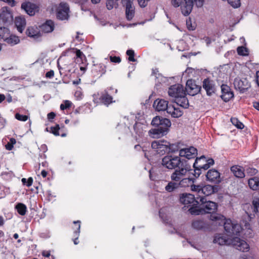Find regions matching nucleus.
Returning <instances> with one entry per match:
<instances>
[{"instance_id":"obj_11","label":"nucleus","mask_w":259,"mask_h":259,"mask_svg":"<svg viewBox=\"0 0 259 259\" xmlns=\"http://www.w3.org/2000/svg\"><path fill=\"white\" fill-rule=\"evenodd\" d=\"M178 168L170 176L171 179L173 181L177 182L187 176L188 173L190 172L189 168L186 166H183V164H181Z\"/></svg>"},{"instance_id":"obj_27","label":"nucleus","mask_w":259,"mask_h":259,"mask_svg":"<svg viewBox=\"0 0 259 259\" xmlns=\"http://www.w3.org/2000/svg\"><path fill=\"white\" fill-rule=\"evenodd\" d=\"M218 191V187L216 186H211L207 185L202 187L201 195L209 196Z\"/></svg>"},{"instance_id":"obj_20","label":"nucleus","mask_w":259,"mask_h":259,"mask_svg":"<svg viewBox=\"0 0 259 259\" xmlns=\"http://www.w3.org/2000/svg\"><path fill=\"white\" fill-rule=\"evenodd\" d=\"M206 179L210 182L219 183L221 182V177L219 172L214 169H209L206 175Z\"/></svg>"},{"instance_id":"obj_29","label":"nucleus","mask_w":259,"mask_h":259,"mask_svg":"<svg viewBox=\"0 0 259 259\" xmlns=\"http://www.w3.org/2000/svg\"><path fill=\"white\" fill-rule=\"evenodd\" d=\"M15 25L18 31L20 33H22L26 25V21L25 18L22 17H16L15 19Z\"/></svg>"},{"instance_id":"obj_21","label":"nucleus","mask_w":259,"mask_h":259,"mask_svg":"<svg viewBox=\"0 0 259 259\" xmlns=\"http://www.w3.org/2000/svg\"><path fill=\"white\" fill-rule=\"evenodd\" d=\"M0 20L4 23L12 21L13 17L12 13L8 7H4L1 9Z\"/></svg>"},{"instance_id":"obj_4","label":"nucleus","mask_w":259,"mask_h":259,"mask_svg":"<svg viewBox=\"0 0 259 259\" xmlns=\"http://www.w3.org/2000/svg\"><path fill=\"white\" fill-rule=\"evenodd\" d=\"M153 107L158 111H164L173 118H178L183 114V112L174 105H168V102L164 99H156L153 103Z\"/></svg>"},{"instance_id":"obj_32","label":"nucleus","mask_w":259,"mask_h":259,"mask_svg":"<svg viewBox=\"0 0 259 259\" xmlns=\"http://www.w3.org/2000/svg\"><path fill=\"white\" fill-rule=\"evenodd\" d=\"M100 99L104 105L107 106L111 103L114 102L113 101L112 97L108 94L106 91H105V92L102 93Z\"/></svg>"},{"instance_id":"obj_56","label":"nucleus","mask_w":259,"mask_h":259,"mask_svg":"<svg viewBox=\"0 0 259 259\" xmlns=\"http://www.w3.org/2000/svg\"><path fill=\"white\" fill-rule=\"evenodd\" d=\"M150 0H138V4L141 7L144 8L147 5L148 2Z\"/></svg>"},{"instance_id":"obj_62","label":"nucleus","mask_w":259,"mask_h":259,"mask_svg":"<svg viewBox=\"0 0 259 259\" xmlns=\"http://www.w3.org/2000/svg\"><path fill=\"white\" fill-rule=\"evenodd\" d=\"M55 116V114L53 112H50L48 114V118L49 120H52V119H54Z\"/></svg>"},{"instance_id":"obj_50","label":"nucleus","mask_w":259,"mask_h":259,"mask_svg":"<svg viewBox=\"0 0 259 259\" xmlns=\"http://www.w3.org/2000/svg\"><path fill=\"white\" fill-rule=\"evenodd\" d=\"M116 1L115 0H107L106 2V7L108 10H111L116 5Z\"/></svg>"},{"instance_id":"obj_12","label":"nucleus","mask_w":259,"mask_h":259,"mask_svg":"<svg viewBox=\"0 0 259 259\" xmlns=\"http://www.w3.org/2000/svg\"><path fill=\"white\" fill-rule=\"evenodd\" d=\"M180 201L185 206H193L197 205L198 201L194 196L190 193H183L180 195Z\"/></svg>"},{"instance_id":"obj_13","label":"nucleus","mask_w":259,"mask_h":259,"mask_svg":"<svg viewBox=\"0 0 259 259\" xmlns=\"http://www.w3.org/2000/svg\"><path fill=\"white\" fill-rule=\"evenodd\" d=\"M199 201L201 202L202 208L205 213H211L217 210L218 205L216 203L211 201H207L204 197H201Z\"/></svg>"},{"instance_id":"obj_63","label":"nucleus","mask_w":259,"mask_h":259,"mask_svg":"<svg viewBox=\"0 0 259 259\" xmlns=\"http://www.w3.org/2000/svg\"><path fill=\"white\" fill-rule=\"evenodd\" d=\"M40 149L45 153L48 150V148L46 145L43 144L40 146Z\"/></svg>"},{"instance_id":"obj_22","label":"nucleus","mask_w":259,"mask_h":259,"mask_svg":"<svg viewBox=\"0 0 259 259\" xmlns=\"http://www.w3.org/2000/svg\"><path fill=\"white\" fill-rule=\"evenodd\" d=\"M125 15L128 20H131L135 16V7L132 4L134 0H126Z\"/></svg>"},{"instance_id":"obj_7","label":"nucleus","mask_w":259,"mask_h":259,"mask_svg":"<svg viewBox=\"0 0 259 259\" xmlns=\"http://www.w3.org/2000/svg\"><path fill=\"white\" fill-rule=\"evenodd\" d=\"M214 161L212 159L206 160L204 156L200 158H197L193 164L194 168L193 175L195 177H198L201 173V170H205L209 168L210 165H213Z\"/></svg>"},{"instance_id":"obj_42","label":"nucleus","mask_w":259,"mask_h":259,"mask_svg":"<svg viewBox=\"0 0 259 259\" xmlns=\"http://www.w3.org/2000/svg\"><path fill=\"white\" fill-rule=\"evenodd\" d=\"M231 122L233 125L237 127L239 129H243L244 128L243 124L240 122L236 118H232L231 119Z\"/></svg>"},{"instance_id":"obj_58","label":"nucleus","mask_w":259,"mask_h":259,"mask_svg":"<svg viewBox=\"0 0 259 259\" xmlns=\"http://www.w3.org/2000/svg\"><path fill=\"white\" fill-rule=\"evenodd\" d=\"M54 76V72L53 70H51L48 72H47L46 74V77L49 78H52Z\"/></svg>"},{"instance_id":"obj_40","label":"nucleus","mask_w":259,"mask_h":259,"mask_svg":"<svg viewBox=\"0 0 259 259\" xmlns=\"http://www.w3.org/2000/svg\"><path fill=\"white\" fill-rule=\"evenodd\" d=\"M10 34L9 29L5 27H0V37L4 39Z\"/></svg>"},{"instance_id":"obj_53","label":"nucleus","mask_w":259,"mask_h":259,"mask_svg":"<svg viewBox=\"0 0 259 259\" xmlns=\"http://www.w3.org/2000/svg\"><path fill=\"white\" fill-rule=\"evenodd\" d=\"M71 103L69 101H65L63 104H61L60 105V109L62 110H64L67 108H69L71 106Z\"/></svg>"},{"instance_id":"obj_26","label":"nucleus","mask_w":259,"mask_h":259,"mask_svg":"<svg viewBox=\"0 0 259 259\" xmlns=\"http://www.w3.org/2000/svg\"><path fill=\"white\" fill-rule=\"evenodd\" d=\"M106 67L103 64H99L94 65L92 69V73L95 76L100 77L105 73Z\"/></svg>"},{"instance_id":"obj_51","label":"nucleus","mask_w":259,"mask_h":259,"mask_svg":"<svg viewBox=\"0 0 259 259\" xmlns=\"http://www.w3.org/2000/svg\"><path fill=\"white\" fill-rule=\"evenodd\" d=\"M60 130V127L58 124H57L54 127H51L50 129V132L53 134L54 135L57 136H59V130Z\"/></svg>"},{"instance_id":"obj_9","label":"nucleus","mask_w":259,"mask_h":259,"mask_svg":"<svg viewBox=\"0 0 259 259\" xmlns=\"http://www.w3.org/2000/svg\"><path fill=\"white\" fill-rule=\"evenodd\" d=\"M161 164L167 169H173L179 167L182 163L179 157L167 155L162 158Z\"/></svg>"},{"instance_id":"obj_28","label":"nucleus","mask_w":259,"mask_h":259,"mask_svg":"<svg viewBox=\"0 0 259 259\" xmlns=\"http://www.w3.org/2000/svg\"><path fill=\"white\" fill-rule=\"evenodd\" d=\"M249 188L253 191H259V177H254L248 180Z\"/></svg>"},{"instance_id":"obj_23","label":"nucleus","mask_w":259,"mask_h":259,"mask_svg":"<svg viewBox=\"0 0 259 259\" xmlns=\"http://www.w3.org/2000/svg\"><path fill=\"white\" fill-rule=\"evenodd\" d=\"M222 92L221 98L225 102L229 101L234 96L233 92L227 85L222 86Z\"/></svg>"},{"instance_id":"obj_43","label":"nucleus","mask_w":259,"mask_h":259,"mask_svg":"<svg viewBox=\"0 0 259 259\" xmlns=\"http://www.w3.org/2000/svg\"><path fill=\"white\" fill-rule=\"evenodd\" d=\"M237 51L239 55L247 56L248 54L247 49L243 46L238 47Z\"/></svg>"},{"instance_id":"obj_33","label":"nucleus","mask_w":259,"mask_h":259,"mask_svg":"<svg viewBox=\"0 0 259 259\" xmlns=\"http://www.w3.org/2000/svg\"><path fill=\"white\" fill-rule=\"evenodd\" d=\"M26 33L28 36L33 38H37L40 36V32L38 29L33 27H28L26 30Z\"/></svg>"},{"instance_id":"obj_35","label":"nucleus","mask_w":259,"mask_h":259,"mask_svg":"<svg viewBox=\"0 0 259 259\" xmlns=\"http://www.w3.org/2000/svg\"><path fill=\"white\" fill-rule=\"evenodd\" d=\"M73 224L75 225L74 231V237H75L74 240V244L76 245L78 243V241H77V239L79 236V234L80 233V221H74Z\"/></svg>"},{"instance_id":"obj_61","label":"nucleus","mask_w":259,"mask_h":259,"mask_svg":"<svg viewBox=\"0 0 259 259\" xmlns=\"http://www.w3.org/2000/svg\"><path fill=\"white\" fill-rule=\"evenodd\" d=\"M75 96L77 97L78 99H81L82 94L80 91H76L75 93Z\"/></svg>"},{"instance_id":"obj_17","label":"nucleus","mask_w":259,"mask_h":259,"mask_svg":"<svg viewBox=\"0 0 259 259\" xmlns=\"http://www.w3.org/2000/svg\"><path fill=\"white\" fill-rule=\"evenodd\" d=\"M21 9L29 16H33L39 10L38 6L29 2H23L21 5Z\"/></svg>"},{"instance_id":"obj_59","label":"nucleus","mask_w":259,"mask_h":259,"mask_svg":"<svg viewBox=\"0 0 259 259\" xmlns=\"http://www.w3.org/2000/svg\"><path fill=\"white\" fill-rule=\"evenodd\" d=\"M14 147V145L11 144L10 142H8L6 145V149L8 150H11Z\"/></svg>"},{"instance_id":"obj_30","label":"nucleus","mask_w":259,"mask_h":259,"mask_svg":"<svg viewBox=\"0 0 259 259\" xmlns=\"http://www.w3.org/2000/svg\"><path fill=\"white\" fill-rule=\"evenodd\" d=\"M11 46H15L20 42V39L17 36L10 34L4 40Z\"/></svg>"},{"instance_id":"obj_6","label":"nucleus","mask_w":259,"mask_h":259,"mask_svg":"<svg viewBox=\"0 0 259 259\" xmlns=\"http://www.w3.org/2000/svg\"><path fill=\"white\" fill-rule=\"evenodd\" d=\"M151 148L157 154L163 155L166 152L174 153L178 151L177 146L170 144L164 140L154 141L151 144Z\"/></svg>"},{"instance_id":"obj_38","label":"nucleus","mask_w":259,"mask_h":259,"mask_svg":"<svg viewBox=\"0 0 259 259\" xmlns=\"http://www.w3.org/2000/svg\"><path fill=\"white\" fill-rule=\"evenodd\" d=\"M179 184L177 182H170L165 186V190L168 192H171L179 188Z\"/></svg>"},{"instance_id":"obj_37","label":"nucleus","mask_w":259,"mask_h":259,"mask_svg":"<svg viewBox=\"0 0 259 259\" xmlns=\"http://www.w3.org/2000/svg\"><path fill=\"white\" fill-rule=\"evenodd\" d=\"M15 209L17 210L18 213L21 215H24L27 211L26 206L22 203H18L15 206Z\"/></svg>"},{"instance_id":"obj_5","label":"nucleus","mask_w":259,"mask_h":259,"mask_svg":"<svg viewBox=\"0 0 259 259\" xmlns=\"http://www.w3.org/2000/svg\"><path fill=\"white\" fill-rule=\"evenodd\" d=\"M204 0H171V4L175 8L181 7L182 13L184 16L189 15L192 11L193 4H195L197 7H201Z\"/></svg>"},{"instance_id":"obj_34","label":"nucleus","mask_w":259,"mask_h":259,"mask_svg":"<svg viewBox=\"0 0 259 259\" xmlns=\"http://www.w3.org/2000/svg\"><path fill=\"white\" fill-rule=\"evenodd\" d=\"M146 127L147 125L145 124L136 122L134 126V128L137 134L139 136H142Z\"/></svg>"},{"instance_id":"obj_14","label":"nucleus","mask_w":259,"mask_h":259,"mask_svg":"<svg viewBox=\"0 0 259 259\" xmlns=\"http://www.w3.org/2000/svg\"><path fill=\"white\" fill-rule=\"evenodd\" d=\"M234 85L236 90L243 93L247 90L250 87L248 80L246 78H236L234 81Z\"/></svg>"},{"instance_id":"obj_55","label":"nucleus","mask_w":259,"mask_h":259,"mask_svg":"<svg viewBox=\"0 0 259 259\" xmlns=\"http://www.w3.org/2000/svg\"><path fill=\"white\" fill-rule=\"evenodd\" d=\"M135 148L138 150H140V149H142V151L145 152V157L147 158H148V155L146 152H145L147 151V149H146L145 146H141L139 145H137L135 146Z\"/></svg>"},{"instance_id":"obj_19","label":"nucleus","mask_w":259,"mask_h":259,"mask_svg":"<svg viewBox=\"0 0 259 259\" xmlns=\"http://www.w3.org/2000/svg\"><path fill=\"white\" fill-rule=\"evenodd\" d=\"M203 88L205 90L208 96H211L215 91V85L214 81L208 78L203 81Z\"/></svg>"},{"instance_id":"obj_54","label":"nucleus","mask_w":259,"mask_h":259,"mask_svg":"<svg viewBox=\"0 0 259 259\" xmlns=\"http://www.w3.org/2000/svg\"><path fill=\"white\" fill-rule=\"evenodd\" d=\"M190 213L192 214L198 215L199 214L200 210L196 207H191L189 209Z\"/></svg>"},{"instance_id":"obj_41","label":"nucleus","mask_w":259,"mask_h":259,"mask_svg":"<svg viewBox=\"0 0 259 259\" xmlns=\"http://www.w3.org/2000/svg\"><path fill=\"white\" fill-rule=\"evenodd\" d=\"M191 189L192 191L197 192L199 195V197H197V199H200L201 197H203L201 195L202 186L200 185H192L191 186Z\"/></svg>"},{"instance_id":"obj_57","label":"nucleus","mask_w":259,"mask_h":259,"mask_svg":"<svg viewBox=\"0 0 259 259\" xmlns=\"http://www.w3.org/2000/svg\"><path fill=\"white\" fill-rule=\"evenodd\" d=\"M110 59L111 62H112L119 63L121 62V59H120V57H119L110 56Z\"/></svg>"},{"instance_id":"obj_24","label":"nucleus","mask_w":259,"mask_h":259,"mask_svg":"<svg viewBox=\"0 0 259 259\" xmlns=\"http://www.w3.org/2000/svg\"><path fill=\"white\" fill-rule=\"evenodd\" d=\"M54 22L51 20H49L46 21L40 26V30L42 32L48 33L52 32L54 30Z\"/></svg>"},{"instance_id":"obj_2","label":"nucleus","mask_w":259,"mask_h":259,"mask_svg":"<svg viewBox=\"0 0 259 259\" xmlns=\"http://www.w3.org/2000/svg\"><path fill=\"white\" fill-rule=\"evenodd\" d=\"M213 242L220 245H232L237 250L242 252L248 251L250 248L249 245L245 241L237 237L229 238L223 234L215 235Z\"/></svg>"},{"instance_id":"obj_64","label":"nucleus","mask_w":259,"mask_h":259,"mask_svg":"<svg viewBox=\"0 0 259 259\" xmlns=\"http://www.w3.org/2000/svg\"><path fill=\"white\" fill-rule=\"evenodd\" d=\"M241 259H256V258L252 256L244 255L241 257Z\"/></svg>"},{"instance_id":"obj_47","label":"nucleus","mask_w":259,"mask_h":259,"mask_svg":"<svg viewBox=\"0 0 259 259\" xmlns=\"http://www.w3.org/2000/svg\"><path fill=\"white\" fill-rule=\"evenodd\" d=\"M21 181L23 185L30 187L32 184L33 179L31 177L29 178L28 179L22 178Z\"/></svg>"},{"instance_id":"obj_48","label":"nucleus","mask_w":259,"mask_h":259,"mask_svg":"<svg viewBox=\"0 0 259 259\" xmlns=\"http://www.w3.org/2000/svg\"><path fill=\"white\" fill-rule=\"evenodd\" d=\"M228 3L234 8H238L240 6V0H227Z\"/></svg>"},{"instance_id":"obj_15","label":"nucleus","mask_w":259,"mask_h":259,"mask_svg":"<svg viewBox=\"0 0 259 259\" xmlns=\"http://www.w3.org/2000/svg\"><path fill=\"white\" fill-rule=\"evenodd\" d=\"M201 90V87L197 85L195 81L192 79H189L186 82L185 92L190 96H194L197 94Z\"/></svg>"},{"instance_id":"obj_8","label":"nucleus","mask_w":259,"mask_h":259,"mask_svg":"<svg viewBox=\"0 0 259 259\" xmlns=\"http://www.w3.org/2000/svg\"><path fill=\"white\" fill-rule=\"evenodd\" d=\"M163 124H165L164 127H157L149 131V136L152 138H159L164 135H165L168 131L169 127L171 125V122L169 119H164Z\"/></svg>"},{"instance_id":"obj_10","label":"nucleus","mask_w":259,"mask_h":259,"mask_svg":"<svg viewBox=\"0 0 259 259\" xmlns=\"http://www.w3.org/2000/svg\"><path fill=\"white\" fill-rule=\"evenodd\" d=\"M69 7L65 3H61L57 7L56 17L60 20H68L69 18Z\"/></svg>"},{"instance_id":"obj_49","label":"nucleus","mask_w":259,"mask_h":259,"mask_svg":"<svg viewBox=\"0 0 259 259\" xmlns=\"http://www.w3.org/2000/svg\"><path fill=\"white\" fill-rule=\"evenodd\" d=\"M158 70L157 69H153L152 70V75H155L156 79L160 78L161 81L165 80V77L162 76L161 74L158 73Z\"/></svg>"},{"instance_id":"obj_45","label":"nucleus","mask_w":259,"mask_h":259,"mask_svg":"<svg viewBox=\"0 0 259 259\" xmlns=\"http://www.w3.org/2000/svg\"><path fill=\"white\" fill-rule=\"evenodd\" d=\"M15 118L21 121H26L28 119V116L25 115H21L17 113L15 115Z\"/></svg>"},{"instance_id":"obj_60","label":"nucleus","mask_w":259,"mask_h":259,"mask_svg":"<svg viewBox=\"0 0 259 259\" xmlns=\"http://www.w3.org/2000/svg\"><path fill=\"white\" fill-rule=\"evenodd\" d=\"M203 40L204 41L206 44L207 46H208L209 44H210L211 41L210 38L208 37H205L203 38Z\"/></svg>"},{"instance_id":"obj_1","label":"nucleus","mask_w":259,"mask_h":259,"mask_svg":"<svg viewBox=\"0 0 259 259\" xmlns=\"http://www.w3.org/2000/svg\"><path fill=\"white\" fill-rule=\"evenodd\" d=\"M210 220L216 225H223L228 236L232 237L233 235L240 236L242 234L249 238L253 236L252 230L249 223L246 221L244 222V227H242L240 225L232 221L230 219L226 220L224 216L218 213L211 214Z\"/></svg>"},{"instance_id":"obj_18","label":"nucleus","mask_w":259,"mask_h":259,"mask_svg":"<svg viewBox=\"0 0 259 259\" xmlns=\"http://www.w3.org/2000/svg\"><path fill=\"white\" fill-rule=\"evenodd\" d=\"M197 154V150L194 147H190L182 149L179 151V155L181 157H185L190 159L194 158Z\"/></svg>"},{"instance_id":"obj_31","label":"nucleus","mask_w":259,"mask_h":259,"mask_svg":"<svg viewBox=\"0 0 259 259\" xmlns=\"http://www.w3.org/2000/svg\"><path fill=\"white\" fill-rule=\"evenodd\" d=\"M231 170L234 175L237 178H242L245 177L243 168L240 166H233L231 168Z\"/></svg>"},{"instance_id":"obj_52","label":"nucleus","mask_w":259,"mask_h":259,"mask_svg":"<svg viewBox=\"0 0 259 259\" xmlns=\"http://www.w3.org/2000/svg\"><path fill=\"white\" fill-rule=\"evenodd\" d=\"M42 255L45 257V259H55L53 255L51 256L50 252L49 251H43L42 252Z\"/></svg>"},{"instance_id":"obj_46","label":"nucleus","mask_w":259,"mask_h":259,"mask_svg":"<svg viewBox=\"0 0 259 259\" xmlns=\"http://www.w3.org/2000/svg\"><path fill=\"white\" fill-rule=\"evenodd\" d=\"M126 55L128 56V60L130 61L135 62L136 61L134 58L135 52L132 50H128L126 51Z\"/></svg>"},{"instance_id":"obj_36","label":"nucleus","mask_w":259,"mask_h":259,"mask_svg":"<svg viewBox=\"0 0 259 259\" xmlns=\"http://www.w3.org/2000/svg\"><path fill=\"white\" fill-rule=\"evenodd\" d=\"M164 119H167V118H162L161 119L158 116H156L154 117L151 121L152 125L154 126H156L157 127H164L165 124H163V122Z\"/></svg>"},{"instance_id":"obj_3","label":"nucleus","mask_w":259,"mask_h":259,"mask_svg":"<svg viewBox=\"0 0 259 259\" xmlns=\"http://www.w3.org/2000/svg\"><path fill=\"white\" fill-rule=\"evenodd\" d=\"M168 95L174 99L177 105L184 108L189 107V102L186 97L185 90L183 86L180 84L171 85L168 90Z\"/></svg>"},{"instance_id":"obj_25","label":"nucleus","mask_w":259,"mask_h":259,"mask_svg":"<svg viewBox=\"0 0 259 259\" xmlns=\"http://www.w3.org/2000/svg\"><path fill=\"white\" fill-rule=\"evenodd\" d=\"M192 226L198 230L210 229L209 224L202 220H194L192 222Z\"/></svg>"},{"instance_id":"obj_44","label":"nucleus","mask_w":259,"mask_h":259,"mask_svg":"<svg viewBox=\"0 0 259 259\" xmlns=\"http://www.w3.org/2000/svg\"><path fill=\"white\" fill-rule=\"evenodd\" d=\"M253 211L255 212L259 211V198H254L252 201Z\"/></svg>"},{"instance_id":"obj_16","label":"nucleus","mask_w":259,"mask_h":259,"mask_svg":"<svg viewBox=\"0 0 259 259\" xmlns=\"http://www.w3.org/2000/svg\"><path fill=\"white\" fill-rule=\"evenodd\" d=\"M75 62L79 64L80 63L82 64L79 66V68L80 70L82 72L81 74H84L87 70V65L85 63L86 58L83 53L79 50L76 49Z\"/></svg>"},{"instance_id":"obj_39","label":"nucleus","mask_w":259,"mask_h":259,"mask_svg":"<svg viewBox=\"0 0 259 259\" xmlns=\"http://www.w3.org/2000/svg\"><path fill=\"white\" fill-rule=\"evenodd\" d=\"M192 179L189 178H183L180 180L178 184H179V187H185L188 186L191 182Z\"/></svg>"}]
</instances>
